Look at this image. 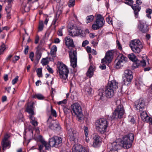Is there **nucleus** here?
Segmentation results:
<instances>
[{"label": "nucleus", "mask_w": 152, "mask_h": 152, "mask_svg": "<svg viewBox=\"0 0 152 152\" xmlns=\"http://www.w3.org/2000/svg\"><path fill=\"white\" fill-rule=\"evenodd\" d=\"M134 135L132 133H129L124 135L123 140L120 142H114L108 145V147L110 151H118V149L121 147L125 149L131 148L134 140Z\"/></svg>", "instance_id": "f257e3e1"}, {"label": "nucleus", "mask_w": 152, "mask_h": 152, "mask_svg": "<svg viewBox=\"0 0 152 152\" xmlns=\"http://www.w3.org/2000/svg\"><path fill=\"white\" fill-rule=\"evenodd\" d=\"M108 126V122L107 120L104 118L99 119L95 123L96 131L101 134H103L106 132Z\"/></svg>", "instance_id": "f03ea898"}, {"label": "nucleus", "mask_w": 152, "mask_h": 152, "mask_svg": "<svg viewBox=\"0 0 152 152\" xmlns=\"http://www.w3.org/2000/svg\"><path fill=\"white\" fill-rule=\"evenodd\" d=\"M57 72L61 78L64 80L67 79L69 70L67 66L62 62H58L57 65Z\"/></svg>", "instance_id": "7ed1b4c3"}, {"label": "nucleus", "mask_w": 152, "mask_h": 152, "mask_svg": "<svg viewBox=\"0 0 152 152\" xmlns=\"http://www.w3.org/2000/svg\"><path fill=\"white\" fill-rule=\"evenodd\" d=\"M132 51L135 53H139L143 48L142 43L139 39L132 40L129 45Z\"/></svg>", "instance_id": "20e7f679"}, {"label": "nucleus", "mask_w": 152, "mask_h": 152, "mask_svg": "<svg viewBox=\"0 0 152 152\" xmlns=\"http://www.w3.org/2000/svg\"><path fill=\"white\" fill-rule=\"evenodd\" d=\"M124 113L125 111L123 106L120 104L116 108L112 115L110 116V117L112 120L121 118L123 117Z\"/></svg>", "instance_id": "39448f33"}, {"label": "nucleus", "mask_w": 152, "mask_h": 152, "mask_svg": "<svg viewBox=\"0 0 152 152\" xmlns=\"http://www.w3.org/2000/svg\"><path fill=\"white\" fill-rule=\"evenodd\" d=\"M114 91L113 89L110 88L107 86L104 90L101 88L99 90L98 96H99L100 99H102L103 97H104V96L107 98H110L113 96Z\"/></svg>", "instance_id": "423d86ee"}, {"label": "nucleus", "mask_w": 152, "mask_h": 152, "mask_svg": "<svg viewBox=\"0 0 152 152\" xmlns=\"http://www.w3.org/2000/svg\"><path fill=\"white\" fill-rule=\"evenodd\" d=\"M104 23L103 17L101 15H98L96 21L92 25V28L94 30L98 29L103 27Z\"/></svg>", "instance_id": "0eeeda50"}, {"label": "nucleus", "mask_w": 152, "mask_h": 152, "mask_svg": "<svg viewBox=\"0 0 152 152\" xmlns=\"http://www.w3.org/2000/svg\"><path fill=\"white\" fill-rule=\"evenodd\" d=\"M71 107L72 109V111L76 115L79 120H81L83 117L82 114V109L80 105L78 103H75L72 105Z\"/></svg>", "instance_id": "6e6552de"}, {"label": "nucleus", "mask_w": 152, "mask_h": 152, "mask_svg": "<svg viewBox=\"0 0 152 152\" xmlns=\"http://www.w3.org/2000/svg\"><path fill=\"white\" fill-rule=\"evenodd\" d=\"M71 66L75 68L77 65V53L75 50L73 49L69 51Z\"/></svg>", "instance_id": "1a4fd4ad"}, {"label": "nucleus", "mask_w": 152, "mask_h": 152, "mask_svg": "<svg viewBox=\"0 0 152 152\" xmlns=\"http://www.w3.org/2000/svg\"><path fill=\"white\" fill-rule=\"evenodd\" d=\"M128 60L127 58L122 54H119L115 60L117 62L115 65L117 69H119Z\"/></svg>", "instance_id": "9d476101"}, {"label": "nucleus", "mask_w": 152, "mask_h": 152, "mask_svg": "<svg viewBox=\"0 0 152 152\" xmlns=\"http://www.w3.org/2000/svg\"><path fill=\"white\" fill-rule=\"evenodd\" d=\"M62 142L61 138L58 136H55L50 139V147H58L61 145Z\"/></svg>", "instance_id": "9b49d317"}, {"label": "nucleus", "mask_w": 152, "mask_h": 152, "mask_svg": "<svg viewBox=\"0 0 152 152\" xmlns=\"http://www.w3.org/2000/svg\"><path fill=\"white\" fill-rule=\"evenodd\" d=\"M132 72L129 69H127L124 71V82L125 85H127L131 82L132 78Z\"/></svg>", "instance_id": "f8f14e48"}, {"label": "nucleus", "mask_w": 152, "mask_h": 152, "mask_svg": "<svg viewBox=\"0 0 152 152\" xmlns=\"http://www.w3.org/2000/svg\"><path fill=\"white\" fill-rule=\"evenodd\" d=\"M113 58V53L111 51L107 52L103 58L102 60V63L106 64L110 62Z\"/></svg>", "instance_id": "ddd939ff"}, {"label": "nucleus", "mask_w": 152, "mask_h": 152, "mask_svg": "<svg viewBox=\"0 0 152 152\" xmlns=\"http://www.w3.org/2000/svg\"><path fill=\"white\" fill-rule=\"evenodd\" d=\"M145 106L144 102L142 99H140L137 100L135 104V108L139 111H142Z\"/></svg>", "instance_id": "4468645a"}, {"label": "nucleus", "mask_w": 152, "mask_h": 152, "mask_svg": "<svg viewBox=\"0 0 152 152\" xmlns=\"http://www.w3.org/2000/svg\"><path fill=\"white\" fill-rule=\"evenodd\" d=\"M67 130L70 140L71 141H74L76 138V131L75 130L72 129L71 128H67Z\"/></svg>", "instance_id": "2eb2a0df"}, {"label": "nucleus", "mask_w": 152, "mask_h": 152, "mask_svg": "<svg viewBox=\"0 0 152 152\" xmlns=\"http://www.w3.org/2000/svg\"><path fill=\"white\" fill-rule=\"evenodd\" d=\"M93 139V146L94 147H97L100 145L101 143V139L98 135L96 134L94 135Z\"/></svg>", "instance_id": "dca6fc26"}, {"label": "nucleus", "mask_w": 152, "mask_h": 152, "mask_svg": "<svg viewBox=\"0 0 152 152\" xmlns=\"http://www.w3.org/2000/svg\"><path fill=\"white\" fill-rule=\"evenodd\" d=\"M138 28L139 30L143 33H146L148 31V26L145 23L140 22L138 24Z\"/></svg>", "instance_id": "f3484780"}, {"label": "nucleus", "mask_w": 152, "mask_h": 152, "mask_svg": "<svg viewBox=\"0 0 152 152\" xmlns=\"http://www.w3.org/2000/svg\"><path fill=\"white\" fill-rule=\"evenodd\" d=\"M142 57V60H137L136 61L135 64L136 66L138 67L139 66H145L146 64L145 59H147V57L145 55Z\"/></svg>", "instance_id": "a211bd4d"}, {"label": "nucleus", "mask_w": 152, "mask_h": 152, "mask_svg": "<svg viewBox=\"0 0 152 152\" xmlns=\"http://www.w3.org/2000/svg\"><path fill=\"white\" fill-rule=\"evenodd\" d=\"M107 86L114 91L115 90L118 88V83L115 80H113L109 82Z\"/></svg>", "instance_id": "6ab92c4d"}, {"label": "nucleus", "mask_w": 152, "mask_h": 152, "mask_svg": "<svg viewBox=\"0 0 152 152\" xmlns=\"http://www.w3.org/2000/svg\"><path fill=\"white\" fill-rule=\"evenodd\" d=\"M88 150L85 148H80L79 149L78 145H74L72 148V152H88Z\"/></svg>", "instance_id": "aec40b11"}, {"label": "nucleus", "mask_w": 152, "mask_h": 152, "mask_svg": "<svg viewBox=\"0 0 152 152\" xmlns=\"http://www.w3.org/2000/svg\"><path fill=\"white\" fill-rule=\"evenodd\" d=\"M65 43L66 45L69 48L70 47H75L73 39H71L69 37H66L65 38Z\"/></svg>", "instance_id": "412c9836"}, {"label": "nucleus", "mask_w": 152, "mask_h": 152, "mask_svg": "<svg viewBox=\"0 0 152 152\" xmlns=\"http://www.w3.org/2000/svg\"><path fill=\"white\" fill-rule=\"evenodd\" d=\"M140 116L142 120L146 122H148L150 119V117L148 115L145 111H142L140 113Z\"/></svg>", "instance_id": "4be33fe9"}, {"label": "nucleus", "mask_w": 152, "mask_h": 152, "mask_svg": "<svg viewBox=\"0 0 152 152\" xmlns=\"http://www.w3.org/2000/svg\"><path fill=\"white\" fill-rule=\"evenodd\" d=\"M79 29L75 28L69 30H68L69 35L72 37L79 35Z\"/></svg>", "instance_id": "5701e85b"}, {"label": "nucleus", "mask_w": 152, "mask_h": 152, "mask_svg": "<svg viewBox=\"0 0 152 152\" xmlns=\"http://www.w3.org/2000/svg\"><path fill=\"white\" fill-rule=\"evenodd\" d=\"M132 7L134 12L135 17L137 18L138 15V12L141 10L140 7L136 4H134L132 6Z\"/></svg>", "instance_id": "b1692460"}, {"label": "nucleus", "mask_w": 152, "mask_h": 152, "mask_svg": "<svg viewBox=\"0 0 152 152\" xmlns=\"http://www.w3.org/2000/svg\"><path fill=\"white\" fill-rule=\"evenodd\" d=\"M55 123L57 124V125H55L54 124H51V125L52 127H50L49 126V124H48V127L51 130H57L58 129H60V126L59 125V124L58 122L57 121H55Z\"/></svg>", "instance_id": "393cba45"}, {"label": "nucleus", "mask_w": 152, "mask_h": 152, "mask_svg": "<svg viewBox=\"0 0 152 152\" xmlns=\"http://www.w3.org/2000/svg\"><path fill=\"white\" fill-rule=\"evenodd\" d=\"M94 75V68L92 66H90L86 73L87 76L91 78Z\"/></svg>", "instance_id": "a878e982"}, {"label": "nucleus", "mask_w": 152, "mask_h": 152, "mask_svg": "<svg viewBox=\"0 0 152 152\" xmlns=\"http://www.w3.org/2000/svg\"><path fill=\"white\" fill-rule=\"evenodd\" d=\"M3 149H6L7 147L10 146L11 142L9 140H2L1 142Z\"/></svg>", "instance_id": "bb28decb"}, {"label": "nucleus", "mask_w": 152, "mask_h": 152, "mask_svg": "<svg viewBox=\"0 0 152 152\" xmlns=\"http://www.w3.org/2000/svg\"><path fill=\"white\" fill-rule=\"evenodd\" d=\"M59 16V15H58L57 14H56L53 21L52 24L54 26L55 28L56 26V24L58 23V18Z\"/></svg>", "instance_id": "cd10ccee"}, {"label": "nucleus", "mask_w": 152, "mask_h": 152, "mask_svg": "<svg viewBox=\"0 0 152 152\" xmlns=\"http://www.w3.org/2000/svg\"><path fill=\"white\" fill-rule=\"evenodd\" d=\"M26 111L30 115H34V113L33 109V105L31 104L30 106H28L26 108Z\"/></svg>", "instance_id": "c85d7f7f"}, {"label": "nucleus", "mask_w": 152, "mask_h": 152, "mask_svg": "<svg viewBox=\"0 0 152 152\" xmlns=\"http://www.w3.org/2000/svg\"><path fill=\"white\" fill-rule=\"evenodd\" d=\"M32 97L34 98H37L39 100H42L45 98L44 96L42 94H38L33 95Z\"/></svg>", "instance_id": "c756f323"}, {"label": "nucleus", "mask_w": 152, "mask_h": 152, "mask_svg": "<svg viewBox=\"0 0 152 152\" xmlns=\"http://www.w3.org/2000/svg\"><path fill=\"white\" fill-rule=\"evenodd\" d=\"M55 121L54 120H52V117L51 116H49V117L48 118V119L47 121V124H49V126L50 127H52L51 125V124H53V125L54 124V125H56L57 124L56 123H55Z\"/></svg>", "instance_id": "7c9ffc66"}, {"label": "nucleus", "mask_w": 152, "mask_h": 152, "mask_svg": "<svg viewBox=\"0 0 152 152\" xmlns=\"http://www.w3.org/2000/svg\"><path fill=\"white\" fill-rule=\"evenodd\" d=\"M40 141L42 143V144L44 145V146L45 147V149L47 150H48L50 148V141L49 142V143H47V142L44 140H41Z\"/></svg>", "instance_id": "2f4dec72"}, {"label": "nucleus", "mask_w": 152, "mask_h": 152, "mask_svg": "<svg viewBox=\"0 0 152 152\" xmlns=\"http://www.w3.org/2000/svg\"><path fill=\"white\" fill-rule=\"evenodd\" d=\"M84 89L86 94L88 95L91 94L92 90L91 88L89 87L85 86Z\"/></svg>", "instance_id": "473e14b6"}, {"label": "nucleus", "mask_w": 152, "mask_h": 152, "mask_svg": "<svg viewBox=\"0 0 152 152\" xmlns=\"http://www.w3.org/2000/svg\"><path fill=\"white\" fill-rule=\"evenodd\" d=\"M49 60L48 58H43L41 61V63L43 66L47 65L49 63Z\"/></svg>", "instance_id": "72a5a7b5"}, {"label": "nucleus", "mask_w": 152, "mask_h": 152, "mask_svg": "<svg viewBox=\"0 0 152 152\" xmlns=\"http://www.w3.org/2000/svg\"><path fill=\"white\" fill-rule=\"evenodd\" d=\"M94 18V17L92 15L87 16L86 18V23H88L92 21Z\"/></svg>", "instance_id": "f704fd0d"}, {"label": "nucleus", "mask_w": 152, "mask_h": 152, "mask_svg": "<svg viewBox=\"0 0 152 152\" xmlns=\"http://www.w3.org/2000/svg\"><path fill=\"white\" fill-rule=\"evenodd\" d=\"M36 54L37 59L39 61L41 58L42 53L40 50L38 49L36 51Z\"/></svg>", "instance_id": "c9c22d12"}, {"label": "nucleus", "mask_w": 152, "mask_h": 152, "mask_svg": "<svg viewBox=\"0 0 152 152\" xmlns=\"http://www.w3.org/2000/svg\"><path fill=\"white\" fill-rule=\"evenodd\" d=\"M146 12L147 14L146 15L147 17L151 19V16L150 15L152 13V10L149 8L147 9L146 10Z\"/></svg>", "instance_id": "e433bc0d"}, {"label": "nucleus", "mask_w": 152, "mask_h": 152, "mask_svg": "<svg viewBox=\"0 0 152 152\" xmlns=\"http://www.w3.org/2000/svg\"><path fill=\"white\" fill-rule=\"evenodd\" d=\"M37 75L38 77H42V69L39 68L37 69L36 71Z\"/></svg>", "instance_id": "4c0bfd02"}, {"label": "nucleus", "mask_w": 152, "mask_h": 152, "mask_svg": "<svg viewBox=\"0 0 152 152\" xmlns=\"http://www.w3.org/2000/svg\"><path fill=\"white\" fill-rule=\"evenodd\" d=\"M6 48V46L4 44H3L0 46V55L3 53Z\"/></svg>", "instance_id": "58836bf2"}, {"label": "nucleus", "mask_w": 152, "mask_h": 152, "mask_svg": "<svg viewBox=\"0 0 152 152\" xmlns=\"http://www.w3.org/2000/svg\"><path fill=\"white\" fill-rule=\"evenodd\" d=\"M128 57L129 59H130L132 61H135L136 60V58L135 56L133 53L129 55H128Z\"/></svg>", "instance_id": "ea45409f"}, {"label": "nucleus", "mask_w": 152, "mask_h": 152, "mask_svg": "<svg viewBox=\"0 0 152 152\" xmlns=\"http://www.w3.org/2000/svg\"><path fill=\"white\" fill-rule=\"evenodd\" d=\"M44 27L43 22L42 21H40L39 23L38 28L39 30L42 31L43 30Z\"/></svg>", "instance_id": "a19ab883"}, {"label": "nucleus", "mask_w": 152, "mask_h": 152, "mask_svg": "<svg viewBox=\"0 0 152 152\" xmlns=\"http://www.w3.org/2000/svg\"><path fill=\"white\" fill-rule=\"evenodd\" d=\"M75 0H69L68 5L69 7H70L74 6L75 5Z\"/></svg>", "instance_id": "79ce46f5"}, {"label": "nucleus", "mask_w": 152, "mask_h": 152, "mask_svg": "<svg viewBox=\"0 0 152 152\" xmlns=\"http://www.w3.org/2000/svg\"><path fill=\"white\" fill-rule=\"evenodd\" d=\"M125 3L127 4L132 6L133 5V1L132 0H126L125 1Z\"/></svg>", "instance_id": "37998d69"}, {"label": "nucleus", "mask_w": 152, "mask_h": 152, "mask_svg": "<svg viewBox=\"0 0 152 152\" xmlns=\"http://www.w3.org/2000/svg\"><path fill=\"white\" fill-rule=\"evenodd\" d=\"M51 113L52 115L55 117L57 116V114L56 111L53 109L52 106H51Z\"/></svg>", "instance_id": "c03bdc74"}, {"label": "nucleus", "mask_w": 152, "mask_h": 152, "mask_svg": "<svg viewBox=\"0 0 152 152\" xmlns=\"http://www.w3.org/2000/svg\"><path fill=\"white\" fill-rule=\"evenodd\" d=\"M84 131L85 133V136L86 137H88V128L86 126H84Z\"/></svg>", "instance_id": "a18cd8bd"}, {"label": "nucleus", "mask_w": 152, "mask_h": 152, "mask_svg": "<svg viewBox=\"0 0 152 152\" xmlns=\"http://www.w3.org/2000/svg\"><path fill=\"white\" fill-rule=\"evenodd\" d=\"M79 35H80L83 37H84L85 35V33L84 31L82 30L81 29H79Z\"/></svg>", "instance_id": "49530a36"}, {"label": "nucleus", "mask_w": 152, "mask_h": 152, "mask_svg": "<svg viewBox=\"0 0 152 152\" xmlns=\"http://www.w3.org/2000/svg\"><path fill=\"white\" fill-rule=\"evenodd\" d=\"M10 137V134L7 133L4 135V137L2 140H8V139Z\"/></svg>", "instance_id": "de8ad7c7"}, {"label": "nucleus", "mask_w": 152, "mask_h": 152, "mask_svg": "<svg viewBox=\"0 0 152 152\" xmlns=\"http://www.w3.org/2000/svg\"><path fill=\"white\" fill-rule=\"evenodd\" d=\"M18 76H16L14 79L12 80V84L14 85L17 82L18 80Z\"/></svg>", "instance_id": "09e8293b"}, {"label": "nucleus", "mask_w": 152, "mask_h": 152, "mask_svg": "<svg viewBox=\"0 0 152 152\" xmlns=\"http://www.w3.org/2000/svg\"><path fill=\"white\" fill-rule=\"evenodd\" d=\"M13 0H7L8 5L7 6V7L11 8L12 6L11 3L12 2Z\"/></svg>", "instance_id": "8fccbe9b"}, {"label": "nucleus", "mask_w": 152, "mask_h": 152, "mask_svg": "<svg viewBox=\"0 0 152 152\" xmlns=\"http://www.w3.org/2000/svg\"><path fill=\"white\" fill-rule=\"evenodd\" d=\"M116 42L117 44V46L118 47V49L120 50H122V48L118 40H117Z\"/></svg>", "instance_id": "3c124183"}, {"label": "nucleus", "mask_w": 152, "mask_h": 152, "mask_svg": "<svg viewBox=\"0 0 152 152\" xmlns=\"http://www.w3.org/2000/svg\"><path fill=\"white\" fill-rule=\"evenodd\" d=\"M89 43L88 41L86 40L83 41L82 43V46L83 47H85Z\"/></svg>", "instance_id": "603ef678"}, {"label": "nucleus", "mask_w": 152, "mask_h": 152, "mask_svg": "<svg viewBox=\"0 0 152 152\" xmlns=\"http://www.w3.org/2000/svg\"><path fill=\"white\" fill-rule=\"evenodd\" d=\"M47 69L49 72L51 73H52L53 72V71L49 66L48 65L47 66Z\"/></svg>", "instance_id": "864d4df0"}, {"label": "nucleus", "mask_w": 152, "mask_h": 152, "mask_svg": "<svg viewBox=\"0 0 152 152\" xmlns=\"http://www.w3.org/2000/svg\"><path fill=\"white\" fill-rule=\"evenodd\" d=\"M57 47L56 46H53L52 48V50H51V52H53V53H56L57 51Z\"/></svg>", "instance_id": "5fc2aeb1"}, {"label": "nucleus", "mask_w": 152, "mask_h": 152, "mask_svg": "<svg viewBox=\"0 0 152 152\" xmlns=\"http://www.w3.org/2000/svg\"><path fill=\"white\" fill-rule=\"evenodd\" d=\"M31 124L34 126H36L37 125L38 123L37 121L35 120L33 121H30Z\"/></svg>", "instance_id": "6e6d98bb"}, {"label": "nucleus", "mask_w": 152, "mask_h": 152, "mask_svg": "<svg viewBox=\"0 0 152 152\" xmlns=\"http://www.w3.org/2000/svg\"><path fill=\"white\" fill-rule=\"evenodd\" d=\"M63 110L65 114H67L69 110V109L66 107H64L63 108Z\"/></svg>", "instance_id": "4d7b16f0"}, {"label": "nucleus", "mask_w": 152, "mask_h": 152, "mask_svg": "<svg viewBox=\"0 0 152 152\" xmlns=\"http://www.w3.org/2000/svg\"><path fill=\"white\" fill-rule=\"evenodd\" d=\"M29 49V47L28 46H26L25 49L24 50V53L25 54H27L28 50Z\"/></svg>", "instance_id": "13d9d810"}, {"label": "nucleus", "mask_w": 152, "mask_h": 152, "mask_svg": "<svg viewBox=\"0 0 152 152\" xmlns=\"http://www.w3.org/2000/svg\"><path fill=\"white\" fill-rule=\"evenodd\" d=\"M67 102V100L66 99H65L63 101L59 102H58V104H65Z\"/></svg>", "instance_id": "bf43d9fd"}, {"label": "nucleus", "mask_w": 152, "mask_h": 152, "mask_svg": "<svg viewBox=\"0 0 152 152\" xmlns=\"http://www.w3.org/2000/svg\"><path fill=\"white\" fill-rule=\"evenodd\" d=\"M58 34L60 36H63L62 31H61V29H58Z\"/></svg>", "instance_id": "052dcab7"}, {"label": "nucleus", "mask_w": 152, "mask_h": 152, "mask_svg": "<svg viewBox=\"0 0 152 152\" xmlns=\"http://www.w3.org/2000/svg\"><path fill=\"white\" fill-rule=\"evenodd\" d=\"M10 8H8V7H7V6H6L5 10H6L7 13V17H8L9 16V14L10 13Z\"/></svg>", "instance_id": "680f3d73"}, {"label": "nucleus", "mask_w": 152, "mask_h": 152, "mask_svg": "<svg viewBox=\"0 0 152 152\" xmlns=\"http://www.w3.org/2000/svg\"><path fill=\"white\" fill-rule=\"evenodd\" d=\"M34 115L30 114L29 115V118L31 119V121H33L35 120V117L33 116Z\"/></svg>", "instance_id": "e2e57ef3"}, {"label": "nucleus", "mask_w": 152, "mask_h": 152, "mask_svg": "<svg viewBox=\"0 0 152 152\" xmlns=\"http://www.w3.org/2000/svg\"><path fill=\"white\" fill-rule=\"evenodd\" d=\"M39 36L38 35H37L35 38V44H37L38 43L39 41Z\"/></svg>", "instance_id": "0e129e2a"}, {"label": "nucleus", "mask_w": 152, "mask_h": 152, "mask_svg": "<svg viewBox=\"0 0 152 152\" xmlns=\"http://www.w3.org/2000/svg\"><path fill=\"white\" fill-rule=\"evenodd\" d=\"M91 43L94 47H96L97 46L98 43L96 42H95L94 41H92L91 42Z\"/></svg>", "instance_id": "69168bd1"}, {"label": "nucleus", "mask_w": 152, "mask_h": 152, "mask_svg": "<svg viewBox=\"0 0 152 152\" xmlns=\"http://www.w3.org/2000/svg\"><path fill=\"white\" fill-rule=\"evenodd\" d=\"M142 3V2L141 0H137L136 1V4H137V5H139L141 4Z\"/></svg>", "instance_id": "338daca9"}, {"label": "nucleus", "mask_w": 152, "mask_h": 152, "mask_svg": "<svg viewBox=\"0 0 152 152\" xmlns=\"http://www.w3.org/2000/svg\"><path fill=\"white\" fill-rule=\"evenodd\" d=\"M99 67L102 69H106V66L104 64H103L102 65L100 66Z\"/></svg>", "instance_id": "774afa93"}]
</instances>
